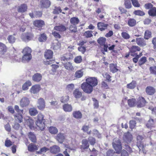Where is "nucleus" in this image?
Returning <instances> with one entry per match:
<instances>
[{"label":"nucleus","mask_w":156,"mask_h":156,"mask_svg":"<svg viewBox=\"0 0 156 156\" xmlns=\"http://www.w3.org/2000/svg\"><path fill=\"white\" fill-rule=\"evenodd\" d=\"M44 118V116L41 113H40L38 114L36 121V125L41 130H43L45 127V122L46 120Z\"/></svg>","instance_id":"nucleus-1"},{"label":"nucleus","mask_w":156,"mask_h":156,"mask_svg":"<svg viewBox=\"0 0 156 156\" xmlns=\"http://www.w3.org/2000/svg\"><path fill=\"white\" fill-rule=\"evenodd\" d=\"M93 87L86 82H83L81 85V89L84 92L89 94L93 90Z\"/></svg>","instance_id":"nucleus-2"},{"label":"nucleus","mask_w":156,"mask_h":156,"mask_svg":"<svg viewBox=\"0 0 156 156\" xmlns=\"http://www.w3.org/2000/svg\"><path fill=\"white\" fill-rule=\"evenodd\" d=\"M147 103L146 99L142 96H140L137 99L136 107L142 108L145 107Z\"/></svg>","instance_id":"nucleus-3"},{"label":"nucleus","mask_w":156,"mask_h":156,"mask_svg":"<svg viewBox=\"0 0 156 156\" xmlns=\"http://www.w3.org/2000/svg\"><path fill=\"white\" fill-rule=\"evenodd\" d=\"M73 94L76 98H80L81 101H84L86 99V97L83 95L82 92L78 88L74 90L73 92Z\"/></svg>","instance_id":"nucleus-4"},{"label":"nucleus","mask_w":156,"mask_h":156,"mask_svg":"<svg viewBox=\"0 0 156 156\" xmlns=\"http://www.w3.org/2000/svg\"><path fill=\"white\" fill-rule=\"evenodd\" d=\"M33 24L36 29L41 30L43 29L42 27L45 25V22L42 20H36L34 21Z\"/></svg>","instance_id":"nucleus-5"},{"label":"nucleus","mask_w":156,"mask_h":156,"mask_svg":"<svg viewBox=\"0 0 156 156\" xmlns=\"http://www.w3.org/2000/svg\"><path fill=\"white\" fill-rule=\"evenodd\" d=\"M112 144L113 148L116 151L115 152L117 154H120L121 151L122 150V144L120 140H118L117 141V144L113 142Z\"/></svg>","instance_id":"nucleus-6"},{"label":"nucleus","mask_w":156,"mask_h":156,"mask_svg":"<svg viewBox=\"0 0 156 156\" xmlns=\"http://www.w3.org/2000/svg\"><path fill=\"white\" fill-rule=\"evenodd\" d=\"M86 82L93 87L96 86L98 83L97 78L93 77H88L86 79Z\"/></svg>","instance_id":"nucleus-7"},{"label":"nucleus","mask_w":156,"mask_h":156,"mask_svg":"<svg viewBox=\"0 0 156 156\" xmlns=\"http://www.w3.org/2000/svg\"><path fill=\"white\" fill-rule=\"evenodd\" d=\"M73 55L69 52L65 54L60 58V60L62 62L68 61L73 58Z\"/></svg>","instance_id":"nucleus-8"},{"label":"nucleus","mask_w":156,"mask_h":156,"mask_svg":"<svg viewBox=\"0 0 156 156\" xmlns=\"http://www.w3.org/2000/svg\"><path fill=\"white\" fill-rule=\"evenodd\" d=\"M33 34L31 33L27 32L23 34L22 39L25 41H28L32 40L34 37Z\"/></svg>","instance_id":"nucleus-9"},{"label":"nucleus","mask_w":156,"mask_h":156,"mask_svg":"<svg viewBox=\"0 0 156 156\" xmlns=\"http://www.w3.org/2000/svg\"><path fill=\"white\" fill-rule=\"evenodd\" d=\"M41 88L39 84H36L32 86L30 90L31 94H37L41 90Z\"/></svg>","instance_id":"nucleus-10"},{"label":"nucleus","mask_w":156,"mask_h":156,"mask_svg":"<svg viewBox=\"0 0 156 156\" xmlns=\"http://www.w3.org/2000/svg\"><path fill=\"white\" fill-rule=\"evenodd\" d=\"M145 39L142 37L136 38V43L140 47H144L147 45V42Z\"/></svg>","instance_id":"nucleus-11"},{"label":"nucleus","mask_w":156,"mask_h":156,"mask_svg":"<svg viewBox=\"0 0 156 156\" xmlns=\"http://www.w3.org/2000/svg\"><path fill=\"white\" fill-rule=\"evenodd\" d=\"M38 105L37 108L41 111H43L45 108V102L44 99L42 98H40L38 100Z\"/></svg>","instance_id":"nucleus-12"},{"label":"nucleus","mask_w":156,"mask_h":156,"mask_svg":"<svg viewBox=\"0 0 156 156\" xmlns=\"http://www.w3.org/2000/svg\"><path fill=\"white\" fill-rule=\"evenodd\" d=\"M30 103L29 98L26 97H23L21 99L20 102V106L22 108L28 106Z\"/></svg>","instance_id":"nucleus-13"},{"label":"nucleus","mask_w":156,"mask_h":156,"mask_svg":"<svg viewBox=\"0 0 156 156\" xmlns=\"http://www.w3.org/2000/svg\"><path fill=\"white\" fill-rule=\"evenodd\" d=\"M82 144L80 145V148L82 152H83L85 149L89 148L90 145L87 139H83L82 141Z\"/></svg>","instance_id":"nucleus-14"},{"label":"nucleus","mask_w":156,"mask_h":156,"mask_svg":"<svg viewBox=\"0 0 156 156\" xmlns=\"http://www.w3.org/2000/svg\"><path fill=\"white\" fill-rule=\"evenodd\" d=\"M145 92L147 95H153L156 92V90L153 87L149 86L146 87Z\"/></svg>","instance_id":"nucleus-15"},{"label":"nucleus","mask_w":156,"mask_h":156,"mask_svg":"<svg viewBox=\"0 0 156 156\" xmlns=\"http://www.w3.org/2000/svg\"><path fill=\"white\" fill-rule=\"evenodd\" d=\"M40 3L41 8L43 9L49 8L51 4V2L49 0H41Z\"/></svg>","instance_id":"nucleus-16"},{"label":"nucleus","mask_w":156,"mask_h":156,"mask_svg":"<svg viewBox=\"0 0 156 156\" xmlns=\"http://www.w3.org/2000/svg\"><path fill=\"white\" fill-rule=\"evenodd\" d=\"M108 26V24L104 22H99L97 23L98 28L101 31H103L107 29Z\"/></svg>","instance_id":"nucleus-17"},{"label":"nucleus","mask_w":156,"mask_h":156,"mask_svg":"<svg viewBox=\"0 0 156 156\" xmlns=\"http://www.w3.org/2000/svg\"><path fill=\"white\" fill-rule=\"evenodd\" d=\"M28 7L26 4H21L18 7L17 11L19 12L24 13L27 11Z\"/></svg>","instance_id":"nucleus-18"},{"label":"nucleus","mask_w":156,"mask_h":156,"mask_svg":"<svg viewBox=\"0 0 156 156\" xmlns=\"http://www.w3.org/2000/svg\"><path fill=\"white\" fill-rule=\"evenodd\" d=\"M147 127L149 129H151L155 127V125L154 120L150 118L145 124Z\"/></svg>","instance_id":"nucleus-19"},{"label":"nucleus","mask_w":156,"mask_h":156,"mask_svg":"<svg viewBox=\"0 0 156 156\" xmlns=\"http://www.w3.org/2000/svg\"><path fill=\"white\" fill-rule=\"evenodd\" d=\"M53 52L51 50H46L44 52V57L46 59H49L52 58Z\"/></svg>","instance_id":"nucleus-20"},{"label":"nucleus","mask_w":156,"mask_h":156,"mask_svg":"<svg viewBox=\"0 0 156 156\" xmlns=\"http://www.w3.org/2000/svg\"><path fill=\"white\" fill-rule=\"evenodd\" d=\"M42 77V76L41 74L36 73L33 76L32 79L33 81L36 82H38L41 80Z\"/></svg>","instance_id":"nucleus-21"},{"label":"nucleus","mask_w":156,"mask_h":156,"mask_svg":"<svg viewBox=\"0 0 156 156\" xmlns=\"http://www.w3.org/2000/svg\"><path fill=\"white\" fill-rule=\"evenodd\" d=\"M55 139L59 143L62 144L64 142L65 137L63 133H59L56 136Z\"/></svg>","instance_id":"nucleus-22"},{"label":"nucleus","mask_w":156,"mask_h":156,"mask_svg":"<svg viewBox=\"0 0 156 156\" xmlns=\"http://www.w3.org/2000/svg\"><path fill=\"white\" fill-rule=\"evenodd\" d=\"M66 29L67 28L64 25L62 24L55 26L54 27V30L61 32L65 31Z\"/></svg>","instance_id":"nucleus-23"},{"label":"nucleus","mask_w":156,"mask_h":156,"mask_svg":"<svg viewBox=\"0 0 156 156\" xmlns=\"http://www.w3.org/2000/svg\"><path fill=\"white\" fill-rule=\"evenodd\" d=\"M14 118L15 122L21 123L23 121V116L22 114L19 113L14 115Z\"/></svg>","instance_id":"nucleus-24"},{"label":"nucleus","mask_w":156,"mask_h":156,"mask_svg":"<svg viewBox=\"0 0 156 156\" xmlns=\"http://www.w3.org/2000/svg\"><path fill=\"white\" fill-rule=\"evenodd\" d=\"M109 68L110 71L112 73L117 72L119 69H118L117 64L115 63H111L109 64Z\"/></svg>","instance_id":"nucleus-25"},{"label":"nucleus","mask_w":156,"mask_h":156,"mask_svg":"<svg viewBox=\"0 0 156 156\" xmlns=\"http://www.w3.org/2000/svg\"><path fill=\"white\" fill-rule=\"evenodd\" d=\"M8 48L4 44L0 42V53L4 55L7 51Z\"/></svg>","instance_id":"nucleus-26"},{"label":"nucleus","mask_w":156,"mask_h":156,"mask_svg":"<svg viewBox=\"0 0 156 156\" xmlns=\"http://www.w3.org/2000/svg\"><path fill=\"white\" fill-rule=\"evenodd\" d=\"M26 123L31 129H34V121L33 119L29 118L26 120Z\"/></svg>","instance_id":"nucleus-27"},{"label":"nucleus","mask_w":156,"mask_h":156,"mask_svg":"<svg viewBox=\"0 0 156 156\" xmlns=\"http://www.w3.org/2000/svg\"><path fill=\"white\" fill-rule=\"evenodd\" d=\"M127 24L129 27H133L136 25V21L134 18H129L127 20Z\"/></svg>","instance_id":"nucleus-28"},{"label":"nucleus","mask_w":156,"mask_h":156,"mask_svg":"<svg viewBox=\"0 0 156 156\" xmlns=\"http://www.w3.org/2000/svg\"><path fill=\"white\" fill-rule=\"evenodd\" d=\"M127 103L129 107H130L136 106V100L134 98L128 99L127 100Z\"/></svg>","instance_id":"nucleus-29"},{"label":"nucleus","mask_w":156,"mask_h":156,"mask_svg":"<svg viewBox=\"0 0 156 156\" xmlns=\"http://www.w3.org/2000/svg\"><path fill=\"white\" fill-rule=\"evenodd\" d=\"M64 67L65 68L69 70H73L74 69V68L72 64L69 62H67L63 63V62H62Z\"/></svg>","instance_id":"nucleus-30"},{"label":"nucleus","mask_w":156,"mask_h":156,"mask_svg":"<svg viewBox=\"0 0 156 156\" xmlns=\"http://www.w3.org/2000/svg\"><path fill=\"white\" fill-rule=\"evenodd\" d=\"M60 147L57 145L53 146L50 148L51 152L54 154H57L60 152Z\"/></svg>","instance_id":"nucleus-31"},{"label":"nucleus","mask_w":156,"mask_h":156,"mask_svg":"<svg viewBox=\"0 0 156 156\" xmlns=\"http://www.w3.org/2000/svg\"><path fill=\"white\" fill-rule=\"evenodd\" d=\"M141 48L139 46L136 45L132 46L129 50L131 54L136 53V51H140Z\"/></svg>","instance_id":"nucleus-32"},{"label":"nucleus","mask_w":156,"mask_h":156,"mask_svg":"<svg viewBox=\"0 0 156 156\" xmlns=\"http://www.w3.org/2000/svg\"><path fill=\"white\" fill-rule=\"evenodd\" d=\"M62 108L64 111L66 112H71L73 110L72 105L68 104H64L62 106Z\"/></svg>","instance_id":"nucleus-33"},{"label":"nucleus","mask_w":156,"mask_h":156,"mask_svg":"<svg viewBox=\"0 0 156 156\" xmlns=\"http://www.w3.org/2000/svg\"><path fill=\"white\" fill-rule=\"evenodd\" d=\"M73 117L77 119H81L82 118V115L80 111H74L73 113Z\"/></svg>","instance_id":"nucleus-34"},{"label":"nucleus","mask_w":156,"mask_h":156,"mask_svg":"<svg viewBox=\"0 0 156 156\" xmlns=\"http://www.w3.org/2000/svg\"><path fill=\"white\" fill-rule=\"evenodd\" d=\"M28 150L30 152H34L38 150L37 146L33 144H30L28 147Z\"/></svg>","instance_id":"nucleus-35"},{"label":"nucleus","mask_w":156,"mask_h":156,"mask_svg":"<svg viewBox=\"0 0 156 156\" xmlns=\"http://www.w3.org/2000/svg\"><path fill=\"white\" fill-rule=\"evenodd\" d=\"M124 138L127 142H130L133 139L132 135L129 132L125 134Z\"/></svg>","instance_id":"nucleus-36"},{"label":"nucleus","mask_w":156,"mask_h":156,"mask_svg":"<svg viewBox=\"0 0 156 156\" xmlns=\"http://www.w3.org/2000/svg\"><path fill=\"white\" fill-rule=\"evenodd\" d=\"M28 137L31 142L35 143L37 142L36 136L33 133L31 132L29 133L28 134Z\"/></svg>","instance_id":"nucleus-37"},{"label":"nucleus","mask_w":156,"mask_h":156,"mask_svg":"<svg viewBox=\"0 0 156 156\" xmlns=\"http://www.w3.org/2000/svg\"><path fill=\"white\" fill-rule=\"evenodd\" d=\"M149 15L152 17L156 16V7H153L150 9L148 12Z\"/></svg>","instance_id":"nucleus-38"},{"label":"nucleus","mask_w":156,"mask_h":156,"mask_svg":"<svg viewBox=\"0 0 156 156\" xmlns=\"http://www.w3.org/2000/svg\"><path fill=\"white\" fill-rule=\"evenodd\" d=\"M152 37V33L150 30H147L145 32L144 38L145 40H148Z\"/></svg>","instance_id":"nucleus-39"},{"label":"nucleus","mask_w":156,"mask_h":156,"mask_svg":"<svg viewBox=\"0 0 156 156\" xmlns=\"http://www.w3.org/2000/svg\"><path fill=\"white\" fill-rule=\"evenodd\" d=\"M83 69L77 70L75 73L74 76L76 78H79L81 77L83 75Z\"/></svg>","instance_id":"nucleus-40"},{"label":"nucleus","mask_w":156,"mask_h":156,"mask_svg":"<svg viewBox=\"0 0 156 156\" xmlns=\"http://www.w3.org/2000/svg\"><path fill=\"white\" fill-rule=\"evenodd\" d=\"M136 82L133 80L130 83L127 84L126 87L128 89H133L136 87Z\"/></svg>","instance_id":"nucleus-41"},{"label":"nucleus","mask_w":156,"mask_h":156,"mask_svg":"<svg viewBox=\"0 0 156 156\" xmlns=\"http://www.w3.org/2000/svg\"><path fill=\"white\" fill-rule=\"evenodd\" d=\"M32 58L31 54H27L23 55L22 58V60L23 62L27 61L28 62Z\"/></svg>","instance_id":"nucleus-42"},{"label":"nucleus","mask_w":156,"mask_h":156,"mask_svg":"<svg viewBox=\"0 0 156 156\" xmlns=\"http://www.w3.org/2000/svg\"><path fill=\"white\" fill-rule=\"evenodd\" d=\"M147 61L146 57L145 56L142 57L139 59L138 61V65L140 67H142V66Z\"/></svg>","instance_id":"nucleus-43"},{"label":"nucleus","mask_w":156,"mask_h":156,"mask_svg":"<svg viewBox=\"0 0 156 156\" xmlns=\"http://www.w3.org/2000/svg\"><path fill=\"white\" fill-rule=\"evenodd\" d=\"M31 83L30 81H27L23 84L22 87V89L23 90H27L28 89L29 87L31 86Z\"/></svg>","instance_id":"nucleus-44"},{"label":"nucleus","mask_w":156,"mask_h":156,"mask_svg":"<svg viewBox=\"0 0 156 156\" xmlns=\"http://www.w3.org/2000/svg\"><path fill=\"white\" fill-rule=\"evenodd\" d=\"M48 130L51 133L53 134H56L58 132V129L56 127L53 126L50 127Z\"/></svg>","instance_id":"nucleus-45"},{"label":"nucleus","mask_w":156,"mask_h":156,"mask_svg":"<svg viewBox=\"0 0 156 156\" xmlns=\"http://www.w3.org/2000/svg\"><path fill=\"white\" fill-rule=\"evenodd\" d=\"M29 113L31 116H35L38 114V112L35 108H32L29 109Z\"/></svg>","instance_id":"nucleus-46"},{"label":"nucleus","mask_w":156,"mask_h":156,"mask_svg":"<svg viewBox=\"0 0 156 156\" xmlns=\"http://www.w3.org/2000/svg\"><path fill=\"white\" fill-rule=\"evenodd\" d=\"M32 50L29 47H26L23 49L22 53L24 54H31Z\"/></svg>","instance_id":"nucleus-47"},{"label":"nucleus","mask_w":156,"mask_h":156,"mask_svg":"<svg viewBox=\"0 0 156 156\" xmlns=\"http://www.w3.org/2000/svg\"><path fill=\"white\" fill-rule=\"evenodd\" d=\"M80 22L79 19L77 17H73L70 19V22L71 24L76 25L78 24Z\"/></svg>","instance_id":"nucleus-48"},{"label":"nucleus","mask_w":156,"mask_h":156,"mask_svg":"<svg viewBox=\"0 0 156 156\" xmlns=\"http://www.w3.org/2000/svg\"><path fill=\"white\" fill-rule=\"evenodd\" d=\"M97 42L101 46H103L106 44V39L105 37H100L98 39Z\"/></svg>","instance_id":"nucleus-49"},{"label":"nucleus","mask_w":156,"mask_h":156,"mask_svg":"<svg viewBox=\"0 0 156 156\" xmlns=\"http://www.w3.org/2000/svg\"><path fill=\"white\" fill-rule=\"evenodd\" d=\"M47 37L45 34L42 33L40 35L38 40L40 42H44L46 41Z\"/></svg>","instance_id":"nucleus-50"},{"label":"nucleus","mask_w":156,"mask_h":156,"mask_svg":"<svg viewBox=\"0 0 156 156\" xmlns=\"http://www.w3.org/2000/svg\"><path fill=\"white\" fill-rule=\"evenodd\" d=\"M87 140L88 142H89L91 145H94L96 143V140L95 138L91 136H89Z\"/></svg>","instance_id":"nucleus-51"},{"label":"nucleus","mask_w":156,"mask_h":156,"mask_svg":"<svg viewBox=\"0 0 156 156\" xmlns=\"http://www.w3.org/2000/svg\"><path fill=\"white\" fill-rule=\"evenodd\" d=\"M51 34L54 37L56 40H57L60 39L61 37V36L59 33L56 31H53L51 33Z\"/></svg>","instance_id":"nucleus-52"},{"label":"nucleus","mask_w":156,"mask_h":156,"mask_svg":"<svg viewBox=\"0 0 156 156\" xmlns=\"http://www.w3.org/2000/svg\"><path fill=\"white\" fill-rule=\"evenodd\" d=\"M15 34H14L13 35H9L7 38V40L10 43H13L15 42L16 38L13 35H15Z\"/></svg>","instance_id":"nucleus-53"},{"label":"nucleus","mask_w":156,"mask_h":156,"mask_svg":"<svg viewBox=\"0 0 156 156\" xmlns=\"http://www.w3.org/2000/svg\"><path fill=\"white\" fill-rule=\"evenodd\" d=\"M69 99V97L68 95L63 96L61 97L60 101L62 103H65L68 102Z\"/></svg>","instance_id":"nucleus-54"},{"label":"nucleus","mask_w":156,"mask_h":156,"mask_svg":"<svg viewBox=\"0 0 156 156\" xmlns=\"http://www.w3.org/2000/svg\"><path fill=\"white\" fill-rule=\"evenodd\" d=\"M103 76L108 82H110L112 81L111 78L112 77L108 73H105L103 75Z\"/></svg>","instance_id":"nucleus-55"},{"label":"nucleus","mask_w":156,"mask_h":156,"mask_svg":"<svg viewBox=\"0 0 156 156\" xmlns=\"http://www.w3.org/2000/svg\"><path fill=\"white\" fill-rule=\"evenodd\" d=\"M82 57L80 55L76 56L74 59V62L77 64L80 63L82 61Z\"/></svg>","instance_id":"nucleus-56"},{"label":"nucleus","mask_w":156,"mask_h":156,"mask_svg":"<svg viewBox=\"0 0 156 156\" xmlns=\"http://www.w3.org/2000/svg\"><path fill=\"white\" fill-rule=\"evenodd\" d=\"M134 14L136 15L141 16H143L145 15V12L140 10H135L134 12Z\"/></svg>","instance_id":"nucleus-57"},{"label":"nucleus","mask_w":156,"mask_h":156,"mask_svg":"<svg viewBox=\"0 0 156 156\" xmlns=\"http://www.w3.org/2000/svg\"><path fill=\"white\" fill-rule=\"evenodd\" d=\"M61 12H62L63 14H65V12H62V10L60 7L55 8V9H54L53 11V13L54 14H58Z\"/></svg>","instance_id":"nucleus-58"},{"label":"nucleus","mask_w":156,"mask_h":156,"mask_svg":"<svg viewBox=\"0 0 156 156\" xmlns=\"http://www.w3.org/2000/svg\"><path fill=\"white\" fill-rule=\"evenodd\" d=\"M136 124V121L134 120H131L129 122V128L131 129H133Z\"/></svg>","instance_id":"nucleus-59"},{"label":"nucleus","mask_w":156,"mask_h":156,"mask_svg":"<svg viewBox=\"0 0 156 156\" xmlns=\"http://www.w3.org/2000/svg\"><path fill=\"white\" fill-rule=\"evenodd\" d=\"M122 37L125 39H128L130 37L129 35L126 32H122L121 33Z\"/></svg>","instance_id":"nucleus-60"},{"label":"nucleus","mask_w":156,"mask_h":156,"mask_svg":"<svg viewBox=\"0 0 156 156\" xmlns=\"http://www.w3.org/2000/svg\"><path fill=\"white\" fill-rule=\"evenodd\" d=\"M13 143L10 140L7 139L5 141V145L6 147H9L12 146Z\"/></svg>","instance_id":"nucleus-61"},{"label":"nucleus","mask_w":156,"mask_h":156,"mask_svg":"<svg viewBox=\"0 0 156 156\" xmlns=\"http://www.w3.org/2000/svg\"><path fill=\"white\" fill-rule=\"evenodd\" d=\"M149 70L151 74L156 75V66H154L150 67Z\"/></svg>","instance_id":"nucleus-62"},{"label":"nucleus","mask_w":156,"mask_h":156,"mask_svg":"<svg viewBox=\"0 0 156 156\" xmlns=\"http://www.w3.org/2000/svg\"><path fill=\"white\" fill-rule=\"evenodd\" d=\"M51 66L52 67L51 71L53 72L52 74H54L56 72L57 69L59 67V66L55 64H52Z\"/></svg>","instance_id":"nucleus-63"},{"label":"nucleus","mask_w":156,"mask_h":156,"mask_svg":"<svg viewBox=\"0 0 156 156\" xmlns=\"http://www.w3.org/2000/svg\"><path fill=\"white\" fill-rule=\"evenodd\" d=\"M92 33V31H87L84 33V35L86 37H90L93 36Z\"/></svg>","instance_id":"nucleus-64"}]
</instances>
